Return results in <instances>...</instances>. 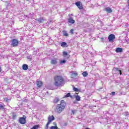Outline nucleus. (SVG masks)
I'll use <instances>...</instances> for the list:
<instances>
[{
  "mask_svg": "<svg viewBox=\"0 0 129 129\" xmlns=\"http://www.w3.org/2000/svg\"><path fill=\"white\" fill-rule=\"evenodd\" d=\"M22 68L23 70H28V68H29V66L27 64H24L22 66Z\"/></svg>",
  "mask_w": 129,
  "mask_h": 129,
  "instance_id": "nucleus-12",
  "label": "nucleus"
},
{
  "mask_svg": "<svg viewBox=\"0 0 129 129\" xmlns=\"http://www.w3.org/2000/svg\"><path fill=\"white\" fill-rule=\"evenodd\" d=\"M111 95H115V92H112L111 93Z\"/></svg>",
  "mask_w": 129,
  "mask_h": 129,
  "instance_id": "nucleus-32",
  "label": "nucleus"
},
{
  "mask_svg": "<svg viewBox=\"0 0 129 129\" xmlns=\"http://www.w3.org/2000/svg\"><path fill=\"white\" fill-rule=\"evenodd\" d=\"M81 2H78L75 3V5L77 6V7H79V6L80 5Z\"/></svg>",
  "mask_w": 129,
  "mask_h": 129,
  "instance_id": "nucleus-28",
  "label": "nucleus"
},
{
  "mask_svg": "<svg viewBox=\"0 0 129 129\" xmlns=\"http://www.w3.org/2000/svg\"><path fill=\"white\" fill-rule=\"evenodd\" d=\"M4 100L6 101V102H9V99L8 98H4Z\"/></svg>",
  "mask_w": 129,
  "mask_h": 129,
  "instance_id": "nucleus-31",
  "label": "nucleus"
},
{
  "mask_svg": "<svg viewBox=\"0 0 129 129\" xmlns=\"http://www.w3.org/2000/svg\"><path fill=\"white\" fill-rule=\"evenodd\" d=\"M48 122L49 123H51V122H52V121H53V120H54V119H55V117L53 115L49 116L48 118Z\"/></svg>",
  "mask_w": 129,
  "mask_h": 129,
  "instance_id": "nucleus-6",
  "label": "nucleus"
},
{
  "mask_svg": "<svg viewBox=\"0 0 129 129\" xmlns=\"http://www.w3.org/2000/svg\"><path fill=\"white\" fill-rule=\"evenodd\" d=\"M27 2H29V1H30V0H26Z\"/></svg>",
  "mask_w": 129,
  "mask_h": 129,
  "instance_id": "nucleus-42",
  "label": "nucleus"
},
{
  "mask_svg": "<svg viewBox=\"0 0 129 129\" xmlns=\"http://www.w3.org/2000/svg\"><path fill=\"white\" fill-rule=\"evenodd\" d=\"M61 47H65L67 45V43L65 42H62L60 44Z\"/></svg>",
  "mask_w": 129,
  "mask_h": 129,
  "instance_id": "nucleus-19",
  "label": "nucleus"
},
{
  "mask_svg": "<svg viewBox=\"0 0 129 129\" xmlns=\"http://www.w3.org/2000/svg\"><path fill=\"white\" fill-rule=\"evenodd\" d=\"M72 97L71 94L70 93H69L64 96L63 98H67V97Z\"/></svg>",
  "mask_w": 129,
  "mask_h": 129,
  "instance_id": "nucleus-15",
  "label": "nucleus"
},
{
  "mask_svg": "<svg viewBox=\"0 0 129 129\" xmlns=\"http://www.w3.org/2000/svg\"><path fill=\"white\" fill-rule=\"evenodd\" d=\"M65 106H66V103H65V101L61 100L60 104L56 105V111L57 112V113H61V112L64 110Z\"/></svg>",
  "mask_w": 129,
  "mask_h": 129,
  "instance_id": "nucleus-2",
  "label": "nucleus"
},
{
  "mask_svg": "<svg viewBox=\"0 0 129 129\" xmlns=\"http://www.w3.org/2000/svg\"><path fill=\"white\" fill-rule=\"evenodd\" d=\"M78 8L79 9V10H82L83 9V7L81 6V5L79 6H78Z\"/></svg>",
  "mask_w": 129,
  "mask_h": 129,
  "instance_id": "nucleus-30",
  "label": "nucleus"
},
{
  "mask_svg": "<svg viewBox=\"0 0 129 129\" xmlns=\"http://www.w3.org/2000/svg\"><path fill=\"white\" fill-rule=\"evenodd\" d=\"M127 3L128 6V7H129V0L127 1Z\"/></svg>",
  "mask_w": 129,
  "mask_h": 129,
  "instance_id": "nucleus-38",
  "label": "nucleus"
},
{
  "mask_svg": "<svg viewBox=\"0 0 129 129\" xmlns=\"http://www.w3.org/2000/svg\"><path fill=\"white\" fill-rule=\"evenodd\" d=\"M54 83L55 86L59 87L60 86H63L64 84V78L63 77L60 76H56L54 77Z\"/></svg>",
  "mask_w": 129,
  "mask_h": 129,
  "instance_id": "nucleus-1",
  "label": "nucleus"
},
{
  "mask_svg": "<svg viewBox=\"0 0 129 129\" xmlns=\"http://www.w3.org/2000/svg\"><path fill=\"white\" fill-rule=\"evenodd\" d=\"M19 122L21 124H25L26 123V118L20 117L19 118Z\"/></svg>",
  "mask_w": 129,
  "mask_h": 129,
  "instance_id": "nucleus-5",
  "label": "nucleus"
},
{
  "mask_svg": "<svg viewBox=\"0 0 129 129\" xmlns=\"http://www.w3.org/2000/svg\"><path fill=\"white\" fill-rule=\"evenodd\" d=\"M65 57H66L68 59L70 58V55L68 54L67 55H66Z\"/></svg>",
  "mask_w": 129,
  "mask_h": 129,
  "instance_id": "nucleus-33",
  "label": "nucleus"
},
{
  "mask_svg": "<svg viewBox=\"0 0 129 129\" xmlns=\"http://www.w3.org/2000/svg\"><path fill=\"white\" fill-rule=\"evenodd\" d=\"M40 127V125H35L33 126L31 129H38Z\"/></svg>",
  "mask_w": 129,
  "mask_h": 129,
  "instance_id": "nucleus-16",
  "label": "nucleus"
},
{
  "mask_svg": "<svg viewBox=\"0 0 129 129\" xmlns=\"http://www.w3.org/2000/svg\"><path fill=\"white\" fill-rule=\"evenodd\" d=\"M47 23H48V25H50V24H51V23H53V21H48Z\"/></svg>",
  "mask_w": 129,
  "mask_h": 129,
  "instance_id": "nucleus-34",
  "label": "nucleus"
},
{
  "mask_svg": "<svg viewBox=\"0 0 129 129\" xmlns=\"http://www.w3.org/2000/svg\"><path fill=\"white\" fill-rule=\"evenodd\" d=\"M63 55L64 57H66V56L68 55V53L66 51H63Z\"/></svg>",
  "mask_w": 129,
  "mask_h": 129,
  "instance_id": "nucleus-27",
  "label": "nucleus"
},
{
  "mask_svg": "<svg viewBox=\"0 0 129 129\" xmlns=\"http://www.w3.org/2000/svg\"><path fill=\"white\" fill-rule=\"evenodd\" d=\"M57 62L58 61H57V59H56V58L51 60V64H57Z\"/></svg>",
  "mask_w": 129,
  "mask_h": 129,
  "instance_id": "nucleus-9",
  "label": "nucleus"
},
{
  "mask_svg": "<svg viewBox=\"0 0 129 129\" xmlns=\"http://www.w3.org/2000/svg\"><path fill=\"white\" fill-rule=\"evenodd\" d=\"M4 107L2 105H0V108H3Z\"/></svg>",
  "mask_w": 129,
  "mask_h": 129,
  "instance_id": "nucleus-37",
  "label": "nucleus"
},
{
  "mask_svg": "<svg viewBox=\"0 0 129 129\" xmlns=\"http://www.w3.org/2000/svg\"><path fill=\"white\" fill-rule=\"evenodd\" d=\"M27 59H28L29 61H31V60H32V58H30V56L27 57Z\"/></svg>",
  "mask_w": 129,
  "mask_h": 129,
  "instance_id": "nucleus-36",
  "label": "nucleus"
},
{
  "mask_svg": "<svg viewBox=\"0 0 129 129\" xmlns=\"http://www.w3.org/2000/svg\"><path fill=\"white\" fill-rule=\"evenodd\" d=\"M74 31V30L73 29H71L70 31V33H71V34H73Z\"/></svg>",
  "mask_w": 129,
  "mask_h": 129,
  "instance_id": "nucleus-35",
  "label": "nucleus"
},
{
  "mask_svg": "<svg viewBox=\"0 0 129 129\" xmlns=\"http://www.w3.org/2000/svg\"><path fill=\"white\" fill-rule=\"evenodd\" d=\"M82 74L84 77H86L88 75V74L87 73V72H84Z\"/></svg>",
  "mask_w": 129,
  "mask_h": 129,
  "instance_id": "nucleus-22",
  "label": "nucleus"
},
{
  "mask_svg": "<svg viewBox=\"0 0 129 129\" xmlns=\"http://www.w3.org/2000/svg\"><path fill=\"white\" fill-rule=\"evenodd\" d=\"M77 112V110H72V114H75Z\"/></svg>",
  "mask_w": 129,
  "mask_h": 129,
  "instance_id": "nucleus-24",
  "label": "nucleus"
},
{
  "mask_svg": "<svg viewBox=\"0 0 129 129\" xmlns=\"http://www.w3.org/2000/svg\"><path fill=\"white\" fill-rule=\"evenodd\" d=\"M115 39V36L113 34H110L108 36L109 42H112Z\"/></svg>",
  "mask_w": 129,
  "mask_h": 129,
  "instance_id": "nucleus-4",
  "label": "nucleus"
},
{
  "mask_svg": "<svg viewBox=\"0 0 129 129\" xmlns=\"http://www.w3.org/2000/svg\"><path fill=\"white\" fill-rule=\"evenodd\" d=\"M116 52L117 53H120L121 52H122V48L120 47H117L116 48Z\"/></svg>",
  "mask_w": 129,
  "mask_h": 129,
  "instance_id": "nucleus-13",
  "label": "nucleus"
},
{
  "mask_svg": "<svg viewBox=\"0 0 129 129\" xmlns=\"http://www.w3.org/2000/svg\"><path fill=\"white\" fill-rule=\"evenodd\" d=\"M72 77H74L77 76V73L76 72H72Z\"/></svg>",
  "mask_w": 129,
  "mask_h": 129,
  "instance_id": "nucleus-20",
  "label": "nucleus"
},
{
  "mask_svg": "<svg viewBox=\"0 0 129 129\" xmlns=\"http://www.w3.org/2000/svg\"><path fill=\"white\" fill-rule=\"evenodd\" d=\"M73 90L74 91H75V92H79V91H80V90L75 88V87H73Z\"/></svg>",
  "mask_w": 129,
  "mask_h": 129,
  "instance_id": "nucleus-21",
  "label": "nucleus"
},
{
  "mask_svg": "<svg viewBox=\"0 0 129 129\" xmlns=\"http://www.w3.org/2000/svg\"><path fill=\"white\" fill-rule=\"evenodd\" d=\"M53 124H54V125H56V122H53Z\"/></svg>",
  "mask_w": 129,
  "mask_h": 129,
  "instance_id": "nucleus-40",
  "label": "nucleus"
},
{
  "mask_svg": "<svg viewBox=\"0 0 129 129\" xmlns=\"http://www.w3.org/2000/svg\"><path fill=\"white\" fill-rule=\"evenodd\" d=\"M59 99H58V97H56L53 100V102H54V103H57L58 102V101H59Z\"/></svg>",
  "mask_w": 129,
  "mask_h": 129,
  "instance_id": "nucleus-17",
  "label": "nucleus"
},
{
  "mask_svg": "<svg viewBox=\"0 0 129 129\" xmlns=\"http://www.w3.org/2000/svg\"><path fill=\"white\" fill-rule=\"evenodd\" d=\"M63 35L64 36V37H68V33L66 31H63Z\"/></svg>",
  "mask_w": 129,
  "mask_h": 129,
  "instance_id": "nucleus-18",
  "label": "nucleus"
},
{
  "mask_svg": "<svg viewBox=\"0 0 129 129\" xmlns=\"http://www.w3.org/2000/svg\"><path fill=\"white\" fill-rule=\"evenodd\" d=\"M19 45V40L18 39H14L12 40L11 46L12 47H17Z\"/></svg>",
  "mask_w": 129,
  "mask_h": 129,
  "instance_id": "nucleus-3",
  "label": "nucleus"
},
{
  "mask_svg": "<svg viewBox=\"0 0 129 129\" xmlns=\"http://www.w3.org/2000/svg\"><path fill=\"white\" fill-rule=\"evenodd\" d=\"M36 84H37L38 87H41V86H42L43 83H42L41 81H37L36 82Z\"/></svg>",
  "mask_w": 129,
  "mask_h": 129,
  "instance_id": "nucleus-10",
  "label": "nucleus"
},
{
  "mask_svg": "<svg viewBox=\"0 0 129 129\" xmlns=\"http://www.w3.org/2000/svg\"><path fill=\"white\" fill-rule=\"evenodd\" d=\"M0 72H2V68L0 67Z\"/></svg>",
  "mask_w": 129,
  "mask_h": 129,
  "instance_id": "nucleus-39",
  "label": "nucleus"
},
{
  "mask_svg": "<svg viewBox=\"0 0 129 129\" xmlns=\"http://www.w3.org/2000/svg\"><path fill=\"white\" fill-rule=\"evenodd\" d=\"M36 21H38V22H39V23H43V22H44L45 21V19H44L43 18H40L36 19Z\"/></svg>",
  "mask_w": 129,
  "mask_h": 129,
  "instance_id": "nucleus-11",
  "label": "nucleus"
},
{
  "mask_svg": "<svg viewBox=\"0 0 129 129\" xmlns=\"http://www.w3.org/2000/svg\"><path fill=\"white\" fill-rule=\"evenodd\" d=\"M105 11L108 13V14H110V13H112V10L110 8L107 7L105 9Z\"/></svg>",
  "mask_w": 129,
  "mask_h": 129,
  "instance_id": "nucleus-8",
  "label": "nucleus"
},
{
  "mask_svg": "<svg viewBox=\"0 0 129 129\" xmlns=\"http://www.w3.org/2000/svg\"><path fill=\"white\" fill-rule=\"evenodd\" d=\"M50 122H48L46 124V127H45V129H48V128L49 127V125L50 124Z\"/></svg>",
  "mask_w": 129,
  "mask_h": 129,
  "instance_id": "nucleus-29",
  "label": "nucleus"
},
{
  "mask_svg": "<svg viewBox=\"0 0 129 129\" xmlns=\"http://www.w3.org/2000/svg\"><path fill=\"white\" fill-rule=\"evenodd\" d=\"M76 99L77 101H80V96H79V95L76 96Z\"/></svg>",
  "mask_w": 129,
  "mask_h": 129,
  "instance_id": "nucleus-23",
  "label": "nucleus"
},
{
  "mask_svg": "<svg viewBox=\"0 0 129 129\" xmlns=\"http://www.w3.org/2000/svg\"><path fill=\"white\" fill-rule=\"evenodd\" d=\"M50 129H59L57 126H52L50 127Z\"/></svg>",
  "mask_w": 129,
  "mask_h": 129,
  "instance_id": "nucleus-25",
  "label": "nucleus"
},
{
  "mask_svg": "<svg viewBox=\"0 0 129 129\" xmlns=\"http://www.w3.org/2000/svg\"><path fill=\"white\" fill-rule=\"evenodd\" d=\"M114 70L117 72V73H119L120 75H121V71L118 68H115Z\"/></svg>",
  "mask_w": 129,
  "mask_h": 129,
  "instance_id": "nucleus-14",
  "label": "nucleus"
},
{
  "mask_svg": "<svg viewBox=\"0 0 129 129\" xmlns=\"http://www.w3.org/2000/svg\"><path fill=\"white\" fill-rule=\"evenodd\" d=\"M65 63H66V60H61L60 61V64H65Z\"/></svg>",
  "mask_w": 129,
  "mask_h": 129,
  "instance_id": "nucleus-26",
  "label": "nucleus"
},
{
  "mask_svg": "<svg viewBox=\"0 0 129 129\" xmlns=\"http://www.w3.org/2000/svg\"><path fill=\"white\" fill-rule=\"evenodd\" d=\"M68 22L70 23V24H74V23H75V20H73L72 17H70L68 19Z\"/></svg>",
  "mask_w": 129,
  "mask_h": 129,
  "instance_id": "nucleus-7",
  "label": "nucleus"
},
{
  "mask_svg": "<svg viewBox=\"0 0 129 129\" xmlns=\"http://www.w3.org/2000/svg\"><path fill=\"white\" fill-rule=\"evenodd\" d=\"M3 2H6V0H2Z\"/></svg>",
  "mask_w": 129,
  "mask_h": 129,
  "instance_id": "nucleus-41",
  "label": "nucleus"
}]
</instances>
